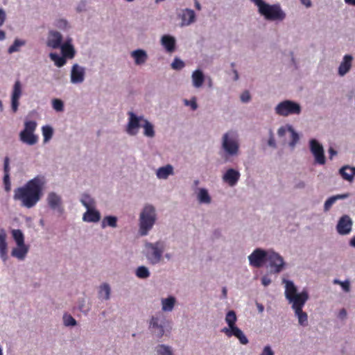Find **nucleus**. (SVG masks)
Returning <instances> with one entry per match:
<instances>
[{
  "label": "nucleus",
  "mask_w": 355,
  "mask_h": 355,
  "mask_svg": "<svg viewBox=\"0 0 355 355\" xmlns=\"http://www.w3.org/2000/svg\"><path fill=\"white\" fill-rule=\"evenodd\" d=\"M44 184V177H35L22 187H17L14 190L13 199L20 202L22 207L28 209L32 208L41 199Z\"/></svg>",
  "instance_id": "nucleus-1"
},
{
  "label": "nucleus",
  "mask_w": 355,
  "mask_h": 355,
  "mask_svg": "<svg viewBox=\"0 0 355 355\" xmlns=\"http://www.w3.org/2000/svg\"><path fill=\"white\" fill-rule=\"evenodd\" d=\"M285 296L289 302L292 303V308L294 311L302 309L309 299V294L306 291L297 293L293 282L288 280L286 281Z\"/></svg>",
  "instance_id": "nucleus-2"
},
{
  "label": "nucleus",
  "mask_w": 355,
  "mask_h": 355,
  "mask_svg": "<svg viewBox=\"0 0 355 355\" xmlns=\"http://www.w3.org/2000/svg\"><path fill=\"white\" fill-rule=\"evenodd\" d=\"M156 220L155 208L152 205H146L140 214L139 232L141 236L148 234Z\"/></svg>",
  "instance_id": "nucleus-3"
},
{
  "label": "nucleus",
  "mask_w": 355,
  "mask_h": 355,
  "mask_svg": "<svg viewBox=\"0 0 355 355\" xmlns=\"http://www.w3.org/2000/svg\"><path fill=\"white\" fill-rule=\"evenodd\" d=\"M259 12L268 20H282L285 18V14L279 4L270 5L264 1L259 8Z\"/></svg>",
  "instance_id": "nucleus-4"
},
{
  "label": "nucleus",
  "mask_w": 355,
  "mask_h": 355,
  "mask_svg": "<svg viewBox=\"0 0 355 355\" xmlns=\"http://www.w3.org/2000/svg\"><path fill=\"white\" fill-rule=\"evenodd\" d=\"M37 128L35 121H27L24 123V129L19 134V139L23 143L33 146L37 143L38 137L34 134Z\"/></svg>",
  "instance_id": "nucleus-5"
},
{
  "label": "nucleus",
  "mask_w": 355,
  "mask_h": 355,
  "mask_svg": "<svg viewBox=\"0 0 355 355\" xmlns=\"http://www.w3.org/2000/svg\"><path fill=\"white\" fill-rule=\"evenodd\" d=\"M147 250L146 257L152 264L159 263L162 257L164 250V243L162 241H157L155 243H146Z\"/></svg>",
  "instance_id": "nucleus-6"
},
{
  "label": "nucleus",
  "mask_w": 355,
  "mask_h": 355,
  "mask_svg": "<svg viewBox=\"0 0 355 355\" xmlns=\"http://www.w3.org/2000/svg\"><path fill=\"white\" fill-rule=\"evenodd\" d=\"M277 114L287 116L291 114H299L301 112V106L299 103L292 101L286 100L279 103L275 107Z\"/></svg>",
  "instance_id": "nucleus-7"
},
{
  "label": "nucleus",
  "mask_w": 355,
  "mask_h": 355,
  "mask_svg": "<svg viewBox=\"0 0 355 355\" xmlns=\"http://www.w3.org/2000/svg\"><path fill=\"white\" fill-rule=\"evenodd\" d=\"M222 147L229 155H237L239 146L237 137L234 132L230 131L223 135Z\"/></svg>",
  "instance_id": "nucleus-8"
},
{
  "label": "nucleus",
  "mask_w": 355,
  "mask_h": 355,
  "mask_svg": "<svg viewBox=\"0 0 355 355\" xmlns=\"http://www.w3.org/2000/svg\"><path fill=\"white\" fill-rule=\"evenodd\" d=\"M266 261H268L270 267L273 269V272L276 273L279 272L284 265L283 258L275 252L268 254Z\"/></svg>",
  "instance_id": "nucleus-9"
},
{
  "label": "nucleus",
  "mask_w": 355,
  "mask_h": 355,
  "mask_svg": "<svg viewBox=\"0 0 355 355\" xmlns=\"http://www.w3.org/2000/svg\"><path fill=\"white\" fill-rule=\"evenodd\" d=\"M268 254L263 250L256 249L248 257L251 266L259 268L266 261Z\"/></svg>",
  "instance_id": "nucleus-10"
},
{
  "label": "nucleus",
  "mask_w": 355,
  "mask_h": 355,
  "mask_svg": "<svg viewBox=\"0 0 355 355\" xmlns=\"http://www.w3.org/2000/svg\"><path fill=\"white\" fill-rule=\"evenodd\" d=\"M310 149L315 157V162L319 164H324L325 157L322 146L315 139H311L310 141Z\"/></svg>",
  "instance_id": "nucleus-11"
},
{
  "label": "nucleus",
  "mask_w": 355,
  "mask_h": 355,
  "mask_svg": "<svg viewBox=\"0 0 355 355\" xmlns=\"http://www.w3.org/2000/svg\"><path fill=\"white\" fill-rule=\"evenodd\" d=\"M129 121L127 127V132L131 135H135L137 133V129L139 128L140 122H144V118L142 116H137L133 112H130L128 113Z\"/></svg>",
  "instance_id": "nucleus-12"
},
{
  "label": "nucleus",
  "mask_w": 355,
  "mask_h": 355,
  "mask_svg": "<svg viewBox=\"0 0 355 355\" xmlns=\"http://www.w3.org/2000/svg\"><path fill=\"white\" fill-rule=\"evenodd\" d=\"M222 332L225 333L227 337L235 336L242 345H247L249 343L244 333L238 327L232 329L225 327L222 329Z\"/></svg>",
  "instance_id": "nucleus-13"
},
{
  "label": "nucleus",
  "mask_w": 355,
  "mask_h": 355,
  "mask_svg": "<svg viewBox=\"0 0 355 355\" xmlns=\"http://www.w3.org/2000/svg\"><path fill=\"white\" fill-rule=\"evenodd\" d=\"M352 221L347 215L343 216L336 226L338 232L340 234L345 235L349 234L352 230Z\"/></svg>",
  "instance_id": "nucleus-14"
},
{
  "label": "nucleus",
  "mask_w": 355,
  "mask_h": 355,
  "mask_svg": "<svg viewBox=\"0 0 355 355\" xmlns=\"http://www.w3.org/2000/svg\"><path fill=\"white\" fill-rule=\"evenodd\" d=\"M22 91H21V84L19 80H17L13 86L12 93V110L13 112H16L19 106V100L21 97Z\"/></svg>",
  "instance_id": "nucleus-15"
},
{
  "label": "nucleus",
  "mask_w": 355,
  "mask_h": 355,
  "mask_svg": "<svg viewBox=\"0 0 355 355\" xmlns=\"http://www.w3.org/2000/svg\"><path fill=\"white\" fill-rule=\"evenodd\" d=\"M85 69L78 64L73 65L71 71V81L72 83H81L85 79Z\"/></svg>",
  "instance_id": "nucleus-16"
},
{
  "label": "nucleus",
  "mask_w": 355,
  "mask_h": 355,
  "mask_svg": "<svg viewBox=\"0 0 355 355\" xmlns=\"http://www.w3.org/2000/svg\"><path fill=\"white\" fill-rule=\"evenodd\" d=\"M240 175V173L238 171L234 168H229L223 175V180L230 187H234L238 182Z\"/></svg>",
  "instance_id": "nucleus-17"
},
{
  "label": "nucleus",
  "mask_w": 355,
  "mask_h": 355,
  "mask_svg": "<svg viewBox=\"0 0 355 355\" xmlns=\"http://www.w3.org/2000/svg\"><path fill=\"white\" fill-rule=\"evenodd\" d=\"M48 205L52 209H58L60 212H62V200L60 196L54 192H51L47 196Z\"/></svg>",
  "instance_id": "nucleus-18"
},
{
  "label": "nucleus",
  "mask_w": 355,
  "mask_h": 355,
  "mask_svg": "<svg viewBox=\"0 0 355 355\" xmlns=\"http://www.w3.org/2000/svg\"><path fill=\"white\" fill-rule=\"evenodd\" d=\"M353 57L351 55H345L338 67V74L340 76L345 75L351 69Z\"/></svg>",
  "instance_id": "nucleus-19"
},
{
  "label": "nucleus",
  "mask_w": 355,
  "mask_h": 355,
  "mask_svg": "<svg viewBox=\"0 0 355 355\" xmlns=\"http://www.w3.org/2000/svg\"><path fill=\"white\" fill-rule=\"evenodd\" d=\"M29 248L26 244L21 245H17L16 248H14L11 251V256L17 258V259L22 261L24 260L28 252Z\"/></svg>",
  "instance_id": "nucleus-20"
},
{
  "label": "nucleus",
  "mask_w": 355,
  "mask_h": 355,
  "mask_svg": "<svg viewBox=\"0 0 355 355\" xmlns=\"http://www.w3.org/2000/svg\"><path fill=\"white\" fill-rule=\"evenodd\" d=\"M101 219L100 212L93 208L87 209V211L83 214V220L89 223H96Z\"/></svg>",
  "instance_id": "nucleus-21"
},
{
  "label": "nucleus",
  "mask_w": 355,
  "mask_h": 355,
  "mask_svg": "<svg viewBox=\"0 0 355 355\" xmlns=\"http://www.w3.org/2000/svg\"><path fill=\"white\" fill-rule=\"evenodd\" d=\"M62 37L58 31L51 32L48 40V45L53 49L61 47Z\"/></svg>",
  "instance_id": "nucleus-22"
},
{
  "label": "nucleus",
  "mask_w": 355,
  "mask_h": 355,
  "mask_svg": "<svg viewBox=\"0 0 355 355\" xmlns=\"http://www.w3.org/2000/svg\"><path fill=\"white\" fill-rule=\"evenodd\" d=\"M195 18L196 15L193 10L187 8L182 10L181 15L182 26L190 25L195 21Z\"/></svg>",
  "instance_id": "nucleus-23"
},
{
  "label": "nucleus",
  "mask_w": 355,
  "mask_h": 355,
  "mask_svg": "<svg viewBox=\"0 0 355 355\" xmlns=\"http://www.w3.org/2000/svg\"><path fill=\"white\" fill-rule=\"evenodd\" d=\"M161 43L166 51L169 53L174 51L175 47V40L173 37L165 35L162 36Z\"/></svg>",
  "instance_id": "nucleus-24"
},
{
  "label": "nucleus",
  "mask_w": 355,
  "mask_h": 355,
  "mask_svg": "<svg viewBox=\"0 0 355 355\" xmlns=\"http://www.w3.org/2000/svg\"><path fill=\"white\" fill-rule=\"evenodd\" d=\"M339 173L344 180L352 182L355 176V168L349 166H343L339 170Z\"/></svg>",
  "instance_id": "nucleus-25"
},
{
  "label": "nucleus",
  "mask_w": 355,
  "mask_h": 355,
  "mask_svg": "<svg viewBox=\"0 0 355 355\" xmlns=\"http://www.w3.org/2000/svg\"><path fill=\"white\" fill-rule=\"evenodd\" d=\"M132 57L135 59V64L141 65L146 62L148 56L145 51L137 49L131 53Z\"/></svg>",
  "instance_id": "nucleus-26"
},
{
  "label": "nucleus",
  "mask_w": 355,
  "mask_h": 355,
  "mask_svg": "<svg viewBox=\"0 0 355 355\" xmlns=\"http://www.w3.org/2000/svg\"><path fill=\"white\" fill-rule=\"evenodd\" d=\"M0 258L2 261H6L8 257V244L6 242V235L0 234Z\"/></svg>",
  "instance_id": "nucleus-27"
},
{
  "label": "nucleus",
  "mask_w": 355,
  "mask_h": 355,
  "mask_svg": "<svg viewBox=\"0 0 355 355\" xmlns=\"http://www.w3.org/2000/svg\"><path fill=\"white\" fill-rule=\"evenodd\" d=\"M191 77L193 85L195 87L199 88L202 85L205 80V76L202 71L199 69L194 71Z\"/></svg>",
  "instance_id": "nucleus-28"
},
{
  "label": "nucleus",
  "mask_w": 355,
  "mask_h": 355,
  "mask_svg": "<svg viewBox=\"0 0 355 355\" xmlns=\"http://www.w3.org/2000/svg\"><path fill=\"white\" fill-rule=\"evenodd\" d=\"M159 318L157 317H153L150 321V327L155 329L154 334L158 338H161L164 333L163 327L159 324Z\"/></svg>",
  "instance_id": "nucleus-29"
},
{
  "label": "nucleus",
  "mask_w": 355,
  "mask_h": 355,
  "mask_svg": "<svg viewBox=\"0 0 355 355\" xmlns=\"http://www.w3.org/2000/svg\"><path fill=\"white\" fill-rule=\"evenodd\" d=\"M173 173V166L169 164L159 168L156 173L157 178L159 179H166L170 175H172Z\"/></svg>",
  "instance_id": "nucleus-30"
},
{
  "label": "nucleus",
  "mask_w": 355,
  "mask_h": 355,
  "mask_svg": "<svg viewBox=\"0 0 355 355\" xmlns=\"http://www.w3.org/2000/svg\"><path fill=\"white\" fill-rule=\"evenodd\" d=\"M348 196H349V194L345 193V194L336 195V196H334L329 198L325 201L324 205V211H328L337 200L345 199V198H347Z\"/></svg>",
  "instance_id": "nucleus-31"
},
{
  "label": "nucleus",
  "mask_w": 355,
  "mask_h": 355,
  "mask_svg": "<svg viewBox=\"0 0 355 355\" xmlns=\"http://www.w3.org/2000/svg\"><path fill=\"white\" fill-rule=\"evenodd\" d=\"M198 200L200 203L209 204L211 198L205 189H200L198 193Z\"/></svg>",
  "instance_id": "nucleus-32"
},
{
  "label": "nucleus",
  "mask_w": 355,
  "mask_h": 355,
  "mask_svg": "<svg viewBox=\"0 0 355 355\" xmlns=\"http://www.w3.org/2000/svg\"><path fill=\"white\" fill-rule=\"evenodd\" d=\"M175 303V298L174 297L170 296L167 298L162 299V309L164 311H171L173 310Z\"/></svg>",
  "instance_id": "nucleus-33"
},
{
  "label": "nucleus",
  "mask_w": 355,
  "mask_h": 355,
  "mask_svg": "<svg viewBox=\"0 0 355 355\" xmlns=\"http://www.w3.org/2000/svg\"><path fill=\"white\" fill-rule=\"evenodd\" d=\"M144 123L142 124V127L144 129V135L148 137H154L155 136V130L154 127L152 123H150L148 120L144 119Z\"/></svg>",
  "instance_id": "nucleus-34"
},
{
  "label": "nucleus",
  "mask_w": 355,
  "mask_h": 355,
  "mask_svg": "<svg viewBox=\"0 0 355 355\" xmlns=\"http://www.w3.org/2000/svg\"><path fill=\"white\" fill-rule=\"evenodd\" d=\"M64 58H72L75 55V51L71 44H64L60 47Z\"/></svg>",
  "instance_id": "nucleus-35"
},
{
  "label": "nucleus",
  "mask_w": 355,
  "mask_h": 355,
  "mask_svg": "<svg viewBox=\"0 0 355 355\" xmlns=\"http://www.w3.org/2000/svg\"><path fill=\"white\" fill-rule=\"evenodd\" d=\"M236 313L234 311H229L226 314L225 322L228 324L229 327L227 329H232L236 326Z\"/></svg>",
  "instance_id": "nucleus-36"
},
{
  "label": "nucleus",
  "mask_w": 355,
  "mask_h": 355,
  "mask_svg": "<svg viewBox=\"0 0 355 355\" xmlns=\"http://www.w3.org/2000/svg\"><path fill=\"white\" fill-rule=\"evenodd\" d=\"M107 226L116 227L117 226V218L112 216H105L102 220L101 227L105 228Z\"/></svg>",
  "instance_id": "nucleus-37"
},
{
  "label": "nucleus",
  "mask_w": 355,
  "mask_h": 355,
  "mask_svg": "<svg viewBox=\"0 0 355 355\" xmlns=\"http://www.w3.org/2000/svg\"><path fill=\"white\" fill-rule=\"evenodd\" d=\"M12 236L16 242L17 245H21L25 244L24 236L20 230H13L12 231Z\"/></svg>",
  "instance_id": "nucleus-38"
},
{
  "label": "nucleus",
  "mask_w": 355,
  "mask_h": 355,
  "mask_svg": "<svg viewBox=\"0 0 355 355\" xmlns=\"http://www.w3.org/2000/svg\"><path fill=\"white\" fill-rule=\"evenodd\" d=\"M295 313L298 318L299 324L303 327L308 325V315L306 313L304 312L302 309L300 311H295Z\"/></svg>",
  "instance_id": "nucleus-39"
},
{
  "label": "nucleus",
  "mask_w": 355,
  "mask_h": 355,
  "mask_svg": "<svg viewBox=\"0 0 355 355\" xmlns=\"http://www.w3.org/2000/svg\"><path fill=\"white\" fill-rule=\"evenodd\" d=\"M49 56L51 59L55 62V64L58 67L64 66L66 63L65 58L64 57L60 56L57 53H51Z\"/></svg>",
  "instance_id": "nucleus-40"
},
{
  "label": "nucleus",
  "mask_w": 355,
  "mask_h": 355,
  "mask_svg": "<svg viewBox=\"0 0 355 355\" xmlns=\"http://www.w3.org/2000/svg\"><path fill=\"white\" fill-rule=\"evenodd\" d=\"M82 204L87 208H92L94 205V200L88 194H83L80 200Z\"/></svg>",
  "instance_id": "nucleus-41"
},
{
  "label": "nucleus",
  "mask_w": 355,
  "mask_h": 355,
  "mask_svg": "<svg viewBox=\"0 0 355 355\" xmlns=\"http://www.w3.org/2000/svg\"><path fill=\"white\" fill-rule=\"evenodd\" d=\"M25 44V42L23 40H20L18 39H16L13 44L8 48V53H12L15 52H17L19 51V48Z\"/></svg>",
  "instance_id": "nucleus-42"
},
{
  "label": "nucleus",
  "mask_w": 355,
  "mask_h": 355,
  "mask_svg": "<svg viewBox=\"0 0 355 355\" xmlns=\"http://www.w3.org/2000/svg\"><path fill=\"white\" fill-rule=\"evenodd\" d=\"M110 288L108 284H104L100 287L99 296L105 300L110 298Z\"/></svg>",
  "instance_id": "nucleus-43"
},
{
  "label": "nucleus",
  "mask_w": 355,
  "mask_h": 355,
  "mask_svg": "<svg viewBox=\"0 0 355 355\" xmlns=\"http://www.w3.org/2000/svg\"><path fill=\"white\" fill-rule=\"evenodd\" d=\"M42 134L44 136V141H48L53 136V128L49 125L43 126L42 128Z\"/></svg>",
  "instance_id": "nucleus-44"
},
{
  "label": "nucleus",
  "mask_w": 355,
  "mask_h": 355,
  "mask_svg": "<svg viewBox=\"0 0 355 355\" xmlns=\"http://www.w3.org/2000/svg\"><path fill=\"white\" fill-rule=\"evenodd\" d=\"M136 275L139 278L145 279L150 276V272L146 267L139 266L136 270Z\"/></svg>",
  "instance_id": "nucleus-45"
},
{
  "label": "nucleus",
  "mask_w": 355,
  "mask_h": 355,
  "mask_svg": "<svg viewBox=\"0 0 355 355\" xmlns=\"http://www.w3.org/2000/svg\"><path fill=\"white\" fill-rule=\"evenodd\" d=\"M334 284L340 285L344 291L349 292L350 291V283L349 280L341 282L338 279H335L333 282Z\"/></svg>",
  "instance_id": "nucleus-46"
},
{
  "label": "nucleus",
  "mask_w": 355,
  "mask_h": 355,
  "mask_svg": "<svg viewBox=\"0 0 355 355\" xmlns=\"http://www.w3.org/2000/svg\"><path fill=\"white\" fill-rule=\"evenodd\" d=\"M288 130L291 133V141L290 142V146H294L299 140V135L291 126L288 127Z\"/></svg>",
  "instance_id": "nucleus-47"
},
{
  "label": "nucleus",
  "mask_w": 355,
  "mask_h": 355,
  "mask_svg": "<svg viewBox=\"0 0 355 355\" xmlns=\"http://www.w3.org/2000/svg\"><path fill=\"white\" fill-rule=\"evenodd\" d=\"M157 352L159 355H172L170 348L164 345H158Z\"/></svg>",
  "instance_id": "nucleus-48"
},
{
  "label": "nucleus",
  "mask_w": 355,
  "mask_h": 355,
  "mask_svg": "<svg viewBox=\"0 0 355 355\" xmlns=\"http://www.w3.org/2000/svg\"><path fill=\"white\" fill-rule=\"evenodd\" d=\"M53 107L58 112H61L64 110L63 102L58 98L53 99L52 101Z\"/></svg>",
  "instance_id": "nucleus-49"
},
{
  "label": "nucleus",
  "mask_w": 355,
  "mask_h": 355,
  "mask_svg": "<svg viewBox=\"0 0 355 355\" xmlns=\"http://www.w3.org/2000/svg\"><path fill=\"white\" fill-rule=\"evenodd\" d=\"M171 67L173 69L180 70L184 67V62L179 58H175Z\"/></svg>",
  "instance_id": "nucleus-50"
},
{
  "label": "nucleus",
  "mask_w": 355,
  "mask_h": 355,
  "mask_svg": "<svg viewBox=\"0 0 355 355\" xmlns=\"http://www.w3.org/2000/svg\"><path fill=\"white\" fill-rule=\"evenodd\" d=\"M63 320L65 326H74L76 324V320L70 315H64Z\"/></svg>",
  "instance_id": "nucleus-51"
},
{
  "label": "nucleus",
  "mask_w": 355,
  "mask_h": 355,
  "mask_svg": "<svg viewBox=\"0 0 355 355\" xmlns=\"http://www.w3.org/2000/svg\"><path fill=\"white\" fill-rule=\"evenodd\" d=\"M4 189L6 192H10L11 190V182L10 180V174H4L3 176Z\"/></svg>",
  "instance_id": "nucleus-52"
},
{
  "label": "nucleus",
  "mask_w": 355,
  "mask_h": 355,
  "mask_svg": "<svg viewBox=\"0 0 355 355\" xmlns=\"http://www.w3.org/2000/svg\"><path fill=\"white\" fill-rule=\"evenodd\" d=\"M259 355H274V352L271 349L270 346H265L262 352Z\"/></svg>",
  "instance_id": "nucleus-53"
},
{
  "label": "nucleus",
  "mask_w": 355,
  "mask_h": 355,
  "mask_svg": "<svg viewBox=\"0 0 355 355\" xmlns=\"http://www.w3.org/2000/svg\"><path fill=\"white\" fill-rule=\"evenodd\" d=\"M250 99V94L248 91L243 92L241 95V100L243 103H247Z\"/></svg>",
  "instance_id": "nucleus-54"
},
{
  "label": "nucleus",
  "mask_w": 355,
  "mask_h": 355,
  "mask_svg": "<svg viewBox=\"0 0 355 355\" xmlns=\"http://www.w3.org/2000/svg\"><path fill=\"white\" fill-rule=\"evenodd\" d=\"M3 171H4V174H9V171H10V168H9V158L8 157H6L5 159H4V164H3Z\"/></svg>",
  "instance_id": "nucleus-55"
},
{
  "label": "nucleus",
  "mask_w": 355,
  "mask_h": 355,
  "mask_svg": "<svg viewBox=\"0 0 355 355\" xmlns=\"http://www.w3.org/2000/svg\"><path fill=\"white\" fill-rule=\"evenodd\" d=\"M338 318H339L340 320H345L347 318V311L345 309L343 308L341 309L338 314Z\"/></svg>",
  "instance_id": "nucleus-56"
},
{
  "label": "nucleus",
  "mask_w": 355,
  "mask_h": 355,
  "mask_svg": "<svg viewBox=\"0 0 355 355\" xmlns=\"http://www.w3.org/2000/svg\"><path fill=\"white\" fill-rule=\"evenodd\" d=\"M6 15L3 9L0 8V26H2L6 20Z\"/></svg>",
  "instance_id": "nucleus-57"
},
{
  "label": "nucleus",
  "mask_w": 355,
  "mask_h": 355,
  "mask_svg": "<svg viewBox=\"0 0 355 355\" xmlns=\"http://www.w3.org/2000/svg\"><path fill=\"white\" fill-rule=\"evenodd\" d=\"M185 103L187 105H190L193 110H195L197 109V103L195 100H192L191 101H185Z\"/></svg>",
  "instance_id": "nucleus-58"
},
{
  "label": "nucleus",
  "mask_w": 355,
  "mask_h": 355,
  "mask_svg": "<svg viewBox=\"0 0 355 355\" xmlns=\"http://www.w3.org/2000/svg\"><path fill=\"white\" fill-rule=\"evenodd\" d=\"M288 130V128L281 127L279 128L277 133L279 137H283L286 135V131Z\"/></svg>",
  "instance_id": "nucleus-59"
},
{
  "label": "nucleus",
  "mask_w": 355,
  "mask_h": 355,
  "mask_svg": "<svg viewBox=\"0 0 355 355\" xmlns=\"http://www.w3.org/2000/svg\"><path fill=\"white\" fill-rule=\"evenodd\" d=\"M261 282H262V284L264 285L265 286L269 285L271 282V280L269 277H266V276H264L261 278Z\"/></svg>",
  "instance_id": "nucleus-60"
},
{
  "label": "nucleus",
  "mask_w": 355,
  "mask_h": 355,
  "mask_svg": "<svg viewBox=\"0 0 355 355\" xmlns=\"http://www.w3.org/2000/svg\"><path fill=\"white\" fill-rule=\"evenodd\" d=\"M301 3L304 5L306 8H309L311 6V0H300Z\"/></svg>",
  "instance_id": "nucleus-61"
},
{
  "label": "nucleus",
  "mask_w": 355,
  "mask_h": 355,
  "mask_svg": "<svg viewBox=\"0 0 355 355\" xmlns=\"http://www.w3.org/2000/svg\"><path fill=\"white\" fill-rule=\"evenodd\" d=\"M329 153L330 159H332V157L337 154V152L333 148H329Z\"/></svg>",
  "instance_id": "nucleus-62"
},
{
  "label": "nucleus",
  "mask_w": 355,
  "mask_h": 355,
  "mask_svg": "<svg viewBox=\"0 0 355 355\" xmlns=\"http://www.w3.org/2000/svg\"><path fill=\"white\" fill-rule=\"evenodd\" d=\"M252 2H253L258 8L262 5V3H264L263 0H250Z\"/></svg>",
  "instance_id": "nucleus-63"
},
{
  "label": "nucleus",
  "mask_w": 355,
  "mask_h": 355,
  "mask_svg": "<svg viewBox=\"0 0 355 355\" xmlns=\"http://www.w3.org/2000/svg\"><path fill=\"white\" fill-rule=\"evenodd\" d=\"M6 38V33L3 31L0 30V41L3 40Z\"/></svg>",
  "instance_id": "nucleus-64"
}]
</instances>
